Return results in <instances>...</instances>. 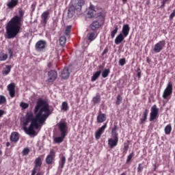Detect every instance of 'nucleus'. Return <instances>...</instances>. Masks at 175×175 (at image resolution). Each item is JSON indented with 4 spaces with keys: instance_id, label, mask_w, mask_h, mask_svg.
<instances>
[{
    "instance_id": "f257e3e1",
    "label": "nucleus",
    "mask_w": 175,
    "mask_h": 175,
    "mask_svg": "<svg viewBox=\"0 0 175 175\" xmlns=\"http://www.w3.org/2000/svg\"><path fill=\"white\" fill-rule=\"evenodd\" d=\"M35 118L33 113H27L23 118V131L27 135H35V129H39L49 118L51 111L49 103L42 98H39L34 108Z\"/></svg>"
},
{
    "instance_id": "f03ea898",
    "label": "nucleus",
    "mask_w": 175,
    "mask_h": 175,
    "mask_svg": "<svg viewBox=\"0 0 175 175\" xmlns=\"http://www.w3.org/2000/svg\"><path fill=\"white\" fill-rule=\"evenodd\" d=\"M19 16H14L7 24L5 27V39H14L21 29V20L24 17V11L20 10L18 11Z\"/></svg>"
},
{
    "instance_id": "7ed1b4c3",
    "label": "nucleus",
    "mask_w": 175,
    "mask_h": 175,
    "mask_svg": "<svg viewBox=\"0 0 175 175\" xmlns=\"http://www.w3.org/2000/svg\"><path fill=\"white\" fill-rule=\"evenodd\" d=\"M84 5V0H76L74 5H71L68 10V18H72L75 16L76 12L80 13L81 12V8Z\"/></svg>"
},
{
    "instance_id": "20e7f679",
    "label": "nucleus",
    "mask_w": 175,
    "mask_h": 175,
    "mask_svg": "<svg viewBox=\"0 0 175 175\" xmlns=\"http://www.w3.org/2000/svg\"><path fill=\"white\" fill-rule=\"evenodd\" d=\"M105 21V16H103V13L98 12L96 14L95 20L93 21L92 23L90 25V28L92 31H95V29H98V28L100 27V24H102Z\"/></svg>"
},
{
    "instance_id": "39448f33",
    "label": "nucleus",
    "mask_w": 175,
    "mask_h": 175,
    "mask_svg": "<svg viewBox=\"0 0 175 175\" xmlns=\"http://www.w3.org/2000/svg\"><path fill=\"white\" fill-rule=\"evenodd\" d=\"M57 127L61 135H64L66 136L68 135V122H66V121L61 120L57 124Z\"/></svg>"
},
{
    "instance_id": "423d86ee",
    "label": "nucleus",
    "mask_w": 175,
    "mask_h": 175,
    "mask_svg": "<svg viewBox=\"0 0 175 175\" xmlns=\"http://www.w3.org/2000/svg\"><path fill=\"white\" fill-rule=\"evenodd\" d=\"M173 94V83L169 82L167 85L166 88L163 91V98L164 99H169V96Z\"/></svg>"
},
{
    "instance_id": "0eeeda50",
    "label": "nucleus",
    "mask_w": 175,
    "mask_h": 175,
    "mask_svg": "<svg viewBox=\"0 0 175 175\" xmlns=\"http://www.w3.org/2000/svg\"><path fill=\"white\" fill-rule=\"evenodd\" d=\"M42 166V159L40 157H38L34 161V167L31 172V175L36 174V172H39L40 170V167Z\"/></svg>"
},
{
    "instance_id": "6e6552de",
    "label": "nucleus",
    "mask_w": 175,
    "mask_h": 175,
    "mask_svg": "<svg viewBox=\"0 0 175 175\" xmlns=\"http://www.w3.org/2000/svg\"><path fill=\"white\" fill-rule=\"evenodd\" d=\"M159 113V109L157 107V105H153L150 109V121H154L158 117V113Z\"/></svg>"
},
{
    "instance_id": "1a4fd4ad",
    "label": "nucleus",
    "mask_w": 175,
    "mask_h": 175,
    "mask_svg": "<svg viewBox=\"0 0 175 175\" xmlns=\"http://www.w3.org/2000/svg\"><path fill=\"white\" fill-rule=\"evenodd\" d=\"M165 44L166 42L165 40H161L154 45L153 51H154V53H161V51L163 50V48L165 47Z\"/></svg>"
},
{
    "instance_id": "9d476101",
    "label": "nucleus",
    "mask_w": 175,
    "mask_h": 175,
    "mask_svg": "<svg viewBox=\"0 0 175 175\" xmlns=\"http://www.w3.org/2000/svg\"><path fill=\"white\" fill-rule=\"evenodd\" d=\"M54 159H55V152L51 149L49 154L47 155L45 159L46 165H51L54 162Z\"/></svg>"
},
{
    "instance_id": "9b49d317",
    "label": "nucleus",
    "mask_w": 175,
    "mask_h": 175,
    "mask_svg": "<svg viewBox=\"0 0 175 175\" xmlns=\"http://www.w3.org/2000/svg\"><path fill=\"white\" fill-rule=\"evenodd\" d=\"M7 88L10 96L11 98H14V96H16V84L14 83H11L7 86Z\"/></svg>"
},
{
    "instance_id": "f8f14e48",
    "label": "nucleus",
    "mask_w": 175,
    "mask_h": 175,
    "mask_svg": "<svg viewBox=\"0 0 175 175\" xmlns=\"http://www.w3.org/2000/svg\"><path fill=\"white\" fill-rule=\"evenodd\" d=\"M46 44L47 43L46 42V41L39 40L36 42L35 49L36 51H43V50L46 49Z\"/></svg>"
},
{
    "instance_id": "ddd939ff",
    "label": "nucleus",
    "mask_w": 175,
    "mask_h": 175,
    "mask_svg": "<svg viewBox=\"0 0 175 175\" xmlns=\"http://www.w3.org/2000/svg\"><path fill=\"white\" fill-rule=\"evenodd\" d=\"M57 76L58 75L55 70H51L48 72V82L51 83H54Z\"/></svg>"
},
{
    "instance_id": "4468645a",
    "label": "nucleus",
    "mask_w": 175,
    "mask_h": 175,
    "mask_svg": "<svg viewBox=\"0 0 175 175\" xmlns=\"http://www.w3.org/2000/svg\"><path fill=\"white\" fill-rule=\"evenodd\" d=\"M50 18V11L46 10L41 15V23L42 24H44V25H46L47 24V20Z\"/></svg>"
},
{
    "instance_id": "2eb2a0df",
    "label": "nucleus",
    "mask_w": 175,
    "mask_h": 175,
    "mask_svg": "<svg viewBox=\"0 0 175 175\" xmlns=\"http://www.w3.org/2000/svg\"><path fill=\"white\" fill-rule=\"evenodd\" d=\"M118 144V137H112L108 139V147L109 148H114V147H117Z\"/></svg>"
},
{
    "instance_id": "dca6fc26",
    "label": "nucleus",
    "mask_w": 175,
    "mask_h": 175,
    "mask_svg": "<svg viewBox=\"0 0 175 175\" xmlns=\"http://www.w3.org/2000/svg\"><path fill=\"white\" fill-rule=\"evenodd\" d=\"M107 126V124H105L97 131H96L95 137L97 140L98 139H100V136H102V133H103V132L106 129Z\"/></svg>"
},
{
    "instance_id": "f3484780",
    "label": "nucleus",
    "mask_w": 175,
    "mask_h": 175,
    "mask_svg": "<svg viewBox=\"0 0 175 175\" xmlns=\"http://www.w3.org/2000/svg\"><path fill=\"white\" fill-rule=\"evenodd\" d=\"M69 76H70V72H69V69L68 68H65L62 72L60 77L62 79L66 80L69 79Z\"/></svg>"
},
{
    "instance_id": "a211bd4d",
    "label": "nucleus",
    "mask_w": 175,
    "mask_h": 175,
    "mask_svg": "<svg viewBox=\"0 0 175 175\" xmlns=\"http://www.w3.org/2000/svg\"><path fill=\"white\" fill-rule=\"evenodd\" d=\"M10 140L11 142L16 143V142H18V140H20V134L17 132L12 133L10 135Z\"/></svg>"
},
{
    "instance_id": "6ab92c4d",
    "label": "nucleus",
    "mask_w": 175,
    "mask_h": 175,
    "mask_svg": "<svg viewBox=\"0 0 175 175\" xmlns=\"http://www.w3.org/2000/svg\"><path fill=\"white\" fill-rule=\"evenodd\" d=\"M129 31H131V27H129V25L126 24L123 25L122 29V33L126 38L128 35H129Z\"/></svg>"
},
{
    "instance_id": "aec40b11",
    "label": "nucleus",
    "mask_w": 175,
    "mask_h": 175,
    "mask_svg": "<svg viewBox=\"0 0 175 175\" xmlns=\"http://www.w3.org/2000/svg\"><path fill=\"white\" fill-rule=\"evenodd\" d=\"M17 5H18V0H10L8 2L7 7L8 9H14Z\"/></svg>"
},
{
    "instance_id": "412c9836",
    "label": "nucleus",
    "mask_w": 175,
    "mask_h": 175,
    "mask_svg": "<svg viewBox=\"0 0 175 175\" xmlns=\"http://www.w3.org/2000/svg\"><path fill=\"white\" fill-rule=\"evenodd\" d=\"M125 37L122 33H120L115 39V43L116 44H120V43H122L124 41V39H125Z\"/></svg>"
},
{
    "instance_id": "4be33fe9",
    "label": "nucleus",
    "mask_w": 175,
    "mask_h": 175,
    "mask_svg": "<svg viewBox=\"0 0 175 175\" xmlns=\"http://www.w3.org/2000/svg\"><path fill=\"white\" fill-rule=\"evenodd\" d=\"M65 163H66V157L62 156L59 161V169L62 170L65 167Z\"/></svg>"
},
{
    "instance_id": "5701e85b",
    "label": "nucleus",
    "mask_w": 175,
    "mask_h": 175,
    "mask_svg": "<svg viewBox=\"0 0 175 175\" xmlns=\"http://www.w3.org/2000/svg\"><path fill=\"white\" fill-rule=\"evenodd\" d=\"M106 121V114L105 113H100L97 116V122L102 123Z\"/></svg>"
},
{
    "instance_id": "b1692460",
    "label": "nucleus",
    "mask_w": 175,
    "mask_h": 175,
    "mask_svg": "<svg viewBox=\"0 0 175 175\" xmlns=\"http://www.w3.org/2000/svg\"><path fill=\"white\" fill-rule=\"evenodd\" d=\"M117 131H118V126L114 125L111 133L112 137H118V133H117Z\"/></svg>"
},
{
    "instance_id": "393cba45",
    "label": "nucleus",
    "mask_w": 175,
    "mask_h": 175,
    "mask_svg": "<svg viewBox=\"0 0 175 175\" xmlns=\"http://www.w3.org/2000/svg\"><path fill=\"white\" fill-rule=\"evenodd\" d=\"M100 73H102V70L96 71L91 77V81H96V79L100 76Z\"/></svg>"
},
{
    "instance_id": "a878e982",
    "label": "nucleus",
    "mask_w": 175,
    "mask_h": 175,
    "mask_svg": "<svg viewBox=\"0 0 175 175\" xmlns=\"http://www.w3.org/2000/svg\"><path fill=\"white\" fill-rule=\"evenodd\" d=\"M12 70V66H6L5 68L3 70L2 73L5 76H8L10 71Z\"/></svg>"
},
{
    "instance_id": "bb28decb",
    "label": "nucleus",
    "mask_w": 175,
    "mask_h": 175,
    "mask_svg": "<svg viewBox=\"0 0 175 175\" xmlns=\"http://www.w3.org/2000/svg\"><path fill=\"white\" fill-rule=\"evenodd\" d=\"M88 39L90 42H92L93 40H95L96 39V34L95 32H90L88 33Z\"/></svg>"
},
{
    "instance_id": "cd10ccee",
    "label": "nucleus",
    "mask_w": 175,
    "mask_h": 175,
    "mask_svg": "<svg viewBox=\"0 0 175 175\" xmlns=\"http://www.w3.org/2000/svg\"><path fill=\"white\" fill-rule=\"evenodd\" d=\"M66 136V135H65L64 134H61L60 137H57L54 139V142H55L57 144L62 143V142H64V139H65Z\"/></svg>"
},
{
    "instance_id": "c85d7f7f",
    "label": "nucleus",
    "mask_w": 175,
    "mask_h": 175,
    "mask_svg": "<svg viewBox=\"0 0 175 175\" xmlns=\"http://www.w3.org/2000/svg\"><path fill=\"white\" fill-rule=\"evenodd\" d=\"M114 28L115 29L111 32V39H114V37L116 36V35H117V33L118 32V26L116 25L114 26Z\"/></svg>"
},
{
    "instance_id": "c756f323",
    "label": "nucleus",
    "mask_w": 175,
    "mask_h": 175,
    "mask_svg": "<svg viewBox=\"0 0 175 175\" xmlns=\"http://www.w3.org/2000/svg\"><path fill=\"white\" fill-rule=\"evenodd\" d=\"M61 110L63 111H68L69 110V105L67 102H63L61 107Z\"/></svg>"
},
{
    "instance_id": "7c9ffc66",
    "label": "nucleus",
    "mask_w": 175,
    "mask_h": 175,
    "mask_svg": "<svg viewBox=\"0 0 175 175\" xmlns=\"http://www.w3.org/2000/svg\"><path fill=\"white\" fill-rule=\"evenodd\" d=\"M109 74H110V69H105L102 72V77H103V79H106V77H107V76H109Z\"/></svg>"
},
{
    "instance_id": "2f4dec72",
    "label": "nucleus",
    "mask_w": 175,
    "mask_h": 175,
    "mask_svg": "<svg viewBox=\"0 0 175 175\" xmlns=\"http://www.w3.org/2000/svg\"><path fill=\"white\" fill-rule=\"evenodd\" d=\"M165 135H170V133L172 132V126L170 124L167 125L165 127Z\"/></svg>"
},
{
    "instance_id": "473e14b6",
    "label": "nucleus",
    "mask_w": 175,
    "mask_h": 175,
    "mask_svg": "<svg viewBox=\"0 0 175 175\" xmlns=\"http://www.w3.org/2000/svg\"><path fill=\"white\" fill-rule=\"evenodd\" d=\"M65 43H66V37L61 36L59 38V44L62 46H65Z\"/></svg>"
},
{
    "instance_id": "72a5a7b5",
    "label": "nucleus",
    "mask_w": 175,
    "mask_h": 175,
    "mask_svg": "<svg viewBox=\"0 0 175 175\" xmlns=\"http://www.w3.org/2000/svg\"><path fill=\"white\" fill-rule=\"evenodd\" d=\"M92 100L95 105H96V103H100V96L97 95L94 96Z\"/></svg>"
},
{
    "instance_id": "f704fd0d",
    "label": "nucleus",
    "mask_w": 175,
    "mask_h": 175,
    "mask_svg": "<svg viewBox=\"0 0 175 175\" xmlns=\"http://www.w3.org/2000/svg\"><path fill=\"white\" fill-rule=\"evenodd\" d=\"M95 10H90V11H88V16L89 18H92V17H94V16H95Z\"/></svg>"
},
{
    "instance_id": "c9c22d12",
    "label": "nucleus",
    "mask_w": 175,
    "mask_h": 175,
    "mask_svg": "<svg viewBox=\"0 0 175 175\" xmlns=\"http://www.w3.org/2000/svg\"><path fill=\"white\" fill-rule=\"evenodd\" d=\"M70 29H72L71 25L67 26L66 27L65 35H66V36H69V35H70Z\"/></svg>"
},
{
    "instance_id": "e433bc0d",
    "label": "nucleus",
    "mask_w": 175,
    "mask_h": 175,
    "mask_svg": "<svg viewBox=\"0 0 175 175\" xmlns=\"http://www.w3.org/2000/svg\"><path fill=\"white\" fill-rule=\"evenodd\" d=\"M6 103V97L3 95H0V106Z\"/></svg>"
},
{
    "instance_id": "4c0bfd02",
    "label": "nucleus",
    "mask_w": 175,
    "mask_h": 175,
    "mask_svg": "<svg viewBox=\"0 0 175 175\" xmlns=\"http://www.w3.org/2000/svg\"><path fill=\"white\" fill-rule=\"evenodd\" d=\"M134 155H135V153H133V152H132L127 157L126 163H129V162H131V161L132 159L133 158Z\"/></svg>"
},
{
    "instance_id": "58836bf2",
    "label": "nucleus",
    "mask_w": 175,
    "mask_h": 175,
    "mask_svg": "<svg viewBox=\"0 0 175 175\" xmlns=\"http://www.w3.org/2000/svg\"><path fill=\"white\" fill-rule=\"evenodd\" d=\"M122 102V97L120 95H118L116 97V105H121Z\"/></svg>"
},
{
    "instance_id": "ea45409f",
    "label": "nucleus",
    "mask_w": 175,
    "mask_h": 175,
    "mask_svg": "<svg viewBox=\"0 0 175 175\" xmlns=\"http://www.w3.org/2000/svg\"><path fill=\"white\" fill-rule=\"evenodd\" d=\"M20 106L22 107V109H23V110H25V109H28V107H29L28 103L23 102L21 103Z\"/></svg>"
},
{
    "instance_id": "a19ab883",
    "label": "nucleus",
    "mask_w": 175,
    "mask_h": 175,
    "mask_svg": "<svg viewBox=\"0 0 175 175\" xmlns=\"http://www.w3.org/2000/svg\"><path fill=\"white\" fill-rule=\"evenodd\" d=\"M6 59H8V54L3 53L0 55V61H6Z\"/></svg>"
},
{
    "instance_id": "79ce46f5",
    "label": "nucleus",
    "mask_w": 175,
    "mask_h": 175,
    "mask_svg": "<svg viewBox=\"0 0 175 175\" xmlns=\"http://www.w3.org/2000/svg\"><path fill=\"white\" fill-rule=\"evenodd\" d=\"M123 150V152L126 154V152H128V150H129V145H128V144H124Z\"/></svg>"
},
{
    "instance_id": "37998d69",
    "label": "nucleus",
    "mask_w": 175,
    "mask_h": 175,
    "mask_svg": "<svg viewBox=\"0 0 175 175\" xmlns=\"http://www.w3.org/2000/svg\"><path fill=\"white\" fill-rule=\"evenodd\" d=\"M23 155H28L29 154V148H25L22 151Z\"/></svg>"
},
{
    "instance_id": "c03bdc74",
    "label": "nucleus",
    "mask_w": 175,
    "mask_h": 175,
    "mask_svg": "<svg viewBox=\"0 0 175 175\" xmlns=\"http://www.w3.org/2000/svg\"><path fill=\"white\" fill-rule=\"evenodd\" d=\"M148 116V109H145L143 113V118L147 120V116Z\"/></svg>"
},
{
    "instance_id": "a18cd8bd",
    "label": "nucleus",
    "mask_w": 175,
    "mask_h": 175,
    "mask_svg": "<svg viewBox=\"0 0 175 175\" xmlns=\"http://www.w3.org/2000/svg\"><path fill=\"white\" fill-rule=\"evenodd\" d=\"M126 64L125 59H120L119 60V64L120 66H124V65Z\"/></svg>"
},
{
    "instance_id": "49530a36",
    "label": "nucleus",
    "mask_w": 175,
    "mask_h": 175,
    "mask_svg": "<svg viewBox=\"0 0 175 175\" xmlns=\"http://www.w3.org/2000/svg\"><path fill=\"white\" fill-rule=\"evenodd\" d=\"M146 121H147V119H144V118H141L139 120L140 125H143Z\"/></svg>"
},
{
    "instance_id": "de8ad7c7",
    "label": "nucleus",
    "mask_w": 175,
    "mask_h": 175,
    "mask_svg": "<svg viewBox=\"0 0 175 175\" xmlns=\"http://www.w3.org/2000/svg\"><path fill=\"white\" fill-rule=\"evenodd\" d=\"M143 170V166H142V164H139L137 167V172L138 173H140Z\"/></svg>"
},
{
    "instance_id": "09e8293b",
    "label": "nucleus",
    "mask_w": 175,
    "mask_h": 175,
    "mask_svg": "<svg viewBox=\"0 0 175 175\" xmlns=\"http://www.w3.org/2000/svg\"><path fill=\"white\" fill-rule=\"evenodd\" d=\"M137 77H139V79H140V77H142V71L140 70V68H138L137 69Z\"/></svg>"
},
{
    "instance_id": "8fccbe9b",
    "label": "nucleus",
    "mask_w": 175,
    "mask_h": 175,
    "mask_svg": "<svg viewBox=\"0 0 175 175\" xmlns=\"http://www.w3.org/2000/svg\"><path fill=\"white\" fill-rule=\"evenodd\" d=\"M175 16V10H174L172 14L170 15V20H173V18H174Z\"/></svg>"
},
{
    "instance_id": "3c124183",
    "label": "nucleus",
    "mask_w": 175,
    "mask_h": 175,
    "mask_svg": "<svg viewBox=\"0 0 175 175\" xmlns=\"http://www.w3.org/2000/svg\"><path fill=\"white\" fill-rule=\"evenodd\" d=\"M166 2H167V0H163L162 1V5H161V8H165V5L166 4Z\"/></svg>"
},
{
    "instance_id": "603ef678",
    "label": "nucleus",
    "mask_w": 175,
    "mask_h": 175,
    "mask_svg": "<svg viewBox=\"0 0 175 175\" xmlns=\"http://www.w3.org/2000/svg\"><path fill=\"white\" fill-rule=\"evenodd\" d=\"M108 51H109V49H107V47L105 48L102 53V55L103 56V55H105V54H107Z\"/></svg>"
},
{
    "instance_id": "864d4df0",
    "label": "nucleus",
    "mask_w": 175,
    "mask_h": 175,
    "mask_svg": "<svg viewBox=\"0 0 175 175\" xmlns=\"http://www.w3.org/2000/svg\"><path fill=\"white\" fill-rule=\"evenodd\" d=\"M5 114V111L0 109V118Z\"/></svg>"
},
{
    "instance_id": "5fc2aeb1",
    "label": "nucleus",
    "mask_w": 175,
    "mask_h": 175,
    "mask_svg": "<svg viewBox=\"0 0 175 175\" xmlns=\"http://www.w3.org/2000/svg\"><path fill=\"white\" fill-rule=\"evenodd\" d=\"M98 69H100H100H103V66L102 65L98 66Z\"/></svg>"
},
{
    "instance_id": "6e6d98bb",
    "label": "nucleus",
    "mask_w": 175,
    "mask_h": 175,
    "mask_svg": "<svg viewBox=\"0 0 175 175\" xmlns=\"http://www.w3.org/2000/svg\"><path fill=\"white\" fill-rule=\"evenodd\" d=\"M48 68H51V63L48 64Z\"/></svg>"
},
{
    "instance_id": "4d7b16f0",
    "label": "nucleus",
    "mask_w": 175,
    "mask_h": 175,
    "mask_svg": "<svg viewBox=\"0 0 175 175\" xmlns=\"http://www.w3.org/2000/svg\"><path fill=\"white\" fill-rule=\"evenodd\" d=\"M9 146H10V143L7 142V143H6V146H7V147H9Z\"/></svg>"
},
{
    "instance_id": "13d9d810",
    "label": "nucleus",
    "mask_w": 175,
    "mask_h": 175,
    "mask_svg": "<svg viewBox=\"0 0 175 175\" xmlns=\"http://www.w3.org/2000/svg\"><path fill=\"white\" fill-rule=\"evenodd\" d=\"M36 175H42V172H38Z\"/></svg>"
},
{
    "instance_id": "bf43d9fd",
    "label": "nucleus",
    "mask_w": 175,
    "mask_h": 175,
    "mask_svg": "<svg viewBox=\"0 0 175 175\" xmlns=\"http://www.w3.org/2000/svg\"><path fill=\"white\" fill-rule=\"evenodd\" d=\"M128 1V0H122V2L124 3H125V2H127Z\"/></svg>"
},
{
    "instance_id": "052dcab7",
    "label": "nucleus",
    "mask_w": 175,
    "mask_h": 175,
    "mask_svg": "<svg viewBox=\"0 0 175 175\" xmlns=\"http://www.w3.org/2000/svg\"><path fill=\"white\" fill-rule=\"evenodd\" d=\"M0 155H2V150H0Z\"/></svg>"
}]
</instances>
